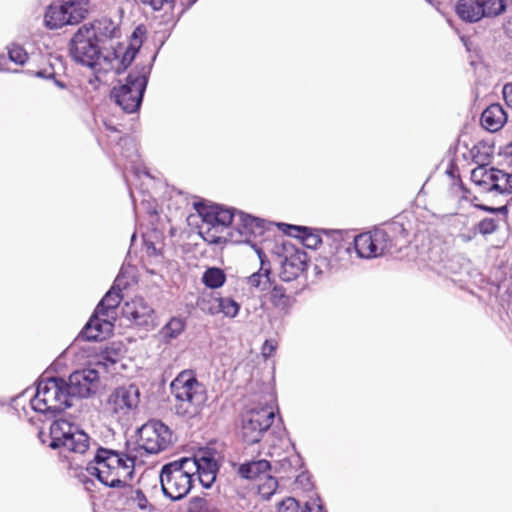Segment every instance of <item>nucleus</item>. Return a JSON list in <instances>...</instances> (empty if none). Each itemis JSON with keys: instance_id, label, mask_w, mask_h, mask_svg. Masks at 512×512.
I'll return each instance as SVG.
<instances>
[{"instance_id": "bb28decb", "label": "nucleus", "mask_w": 512, "mask_h": 512, "mask_svg": "<svg viewBox=\"0 0 512 512\" xmlns=\"http://www.w3.org/2000/svg\"><path fill=\"white\" fill-rule=\"evenodd\" d=\"M61 444V448L68 452L84 454L89 449L90 438L86 433L75 428L66 441Z\"/></svg>"}, {"instance_id": "0eeeda50", "label": "nucleus", "mask_w": 512, "mask_h": 512, "mask_svg": "<svg viewBox=\"0 0 512 512\" xmlns=\"http://www.w3.org/2000/svg\"><path fill=\"white\" fill-rule=\"evenodd\" d=\"M147 77L142 73H129L126 82L114 87L111 96L127 113L136 112L142 103Z\"/></svg>"}, {"instance_id": "dca6fc26", "label": "nucleus", "mask_w": 512, "mask_h": 512, "mask_svg": "<svg viewBox=\"0 0 512 512\" xmlns=\"http://www.w3.org/2000/svg\"><path fill=\"white\" fill-rule=\"evenodd\" d=\"M123 316L138 326H149L153 323V308L141 297H135L124 304Z\"/></svg>"}, {"instance_id": "1a4fd4ad", "label": "nucleus", "mask_w": 512, "mask_h": 512, "mask_svg": "<svg viewBox=\"0 0 512 512\" xmlns=\"http://www.w3.org/2000/svg\"><path fill=\"white\" fill-rule=\"evenodd\" d=\"M275 416L274 407L265 405L246 413L242 422V437L247 444L261 440L263 433L272 425Z\"/></svg>"}, {"instance_id": "f3484780", "label": "nucleus", "mask_w": 512, "mask_h": 512, "mask_svg": "<svg viewBox=\"0 0 512 512\" xmlns=\"http://www.w3.org/2000/svg\"><path fill=\"white\" fill-rule=\"evenodd\" d=\"M114 321L115 320L112 318L102 317V314H98L95 310L88 323L81 331V335L87 340H103L112 333Z\"/></svg>"}, {"instance_id": "3c124183", "label": "nucleus", "mask_w": 512, "mask_h": 512, "mask_svg": "<svg viewBox=\"0 0 512 512\" xmlns=\"http://www.w3.org/2000/svg\"><path fill=\"white\" fill-rule=\"evenodd\" d=\"M302 512H325L322 505L316 503L315 501L311 503H306L305 510Z\"/></svg>"}, {"instance_id": "603ef678", "label": "nucleus", "mask_w": 512, "mask_h": 512, "mask_svg": "<svg viewBox=\"0 0 512 512\" xmlns=\"http://www.w3.org/2000/svg\"><path fill=\"white\" fill-rule=\"evenodd\" d=\"M457 180L460 182V188L463 191V198L466 200H470L472 203H474L477 200V197L476 196H474L473 198L469 197L470 191L463 185L459 176H457Z\"/></svg>"}, {"instance_id": "6e6d98bb", "label": "nucleus", "mask_w": 512, "mask_h": 512, "mask_svg": "<svg viewBox=\"0 0 512 512\" xmlns=\"http://www.w3.org/2000/svg\"><path fill=\"white\" fill-rule=\"evenodd\" d=\"M343 250L345 253H349L350 252V246H343V245H340L338 247V251H341Z\"/></svg>"}, {"instance_id": "4c0bfd02", "label": "nucleus", "mask_w": 512, "mask_h": 512, "mask_svg": "<svg viewBox=\"0 0 512 512\" xmlns=\"http://www.w3.org/2000/svg\"><path fill=\"white\" fill-rule=\"evenodd\" d=\"M187 512H219L218 509L212 507L209 502L202 497H193L190 499Z\"/></svg>"}, {"instance_id": "49530a36", "label": "nucleus", "mask_w": 512, "mask_h": 512, "mask_svg": "<svg viewBox=\"0 0 512 512\" xmlns=\"http://www.w3.org/2000/svg\"><path fill=\"white\" fill-rule=\"evenodd\" d=\"M144 5H149L153 10H160L165 4L173 2V0H140Z\"/></svg>"}, {"instance_id": "13d9d810", "label": "nucleus", "mask_w": 512, "mask_h": 512, "mask_svg": "<svg viewBox=\"0 0 512 512\" xmlns=\"http://www.w3.org/2000/svg\"><path fill=\"white\" fill-rule=\"evenodd\" d=\"M129 53H130V50L126 51V54H125V56H124V59H126V57L129 55Z\"/></svg>"}, {"instance_id": "f257e3e1", "label": "nucleus", "mask_w": 512, "mask_h": 512, "mask_svg": "<svg viewBox=\"0 0 512 512\" xmlns=\"http://www.w3.org/2000/svg\"><path fill=\"white\" fill-rule=\"evenodd\" d=\"M86 470L106 487L117 489L132 480L135 457L125 452L99 447Z\"/></svg>"}, {"instance_id": "ddd939ff", "label": "nucleus", "mask_w": 512, "mask_h": 512, "mask_svg": "<svg viewBox=\"0 0 512 512\" xmlns=\"http://www.w3.org/2000/svg\"><path fill=\"white\" fill-rule=\"evenodd\" d=\"M277 249V254L283 258L281 260V279L290 282L298 278L307 268V254L288 242H283Z\"/></svg>"}, {"instance_id": "a18cd8bd", "label": "nucleus", "mask_w": 512, "mask_h": 512, "mask_svg": "<svg viewBox=\"0 0 512 512\" xmlns=\"http://www.w3.org/2000/svg\"><path fill=\"white\" fill-rule=\"evenodd\" d=\"M277 349V343L273 340H266L261 348V353L264 358L271 357Z\"/></svg>"}, {"instance_id": "412c9836", "label": "nucleus", "mask_w": 512, "mask_h": 512, "mask_svg": "<svg viewBox=\"0 0 512 512\" xmlns=\"http://www.w3.org/2000/svg\"><path fill=\"white\" fill-rule=\"evenodd\" d=\"M240 223L238 231L246 238H256L263 236L266 230V222L260 218L251 215L239 214Z\"/></svg>"}, {"instance_id": "e433bc0d", "label": "nucleus", "mask_w": 512, "mask_h": 512, "mask_svg": "<svg viewBox=\"0 0 512 512\" xmlns=\"http://www.w3.org/2000/svg\"><path fill=\"white\" fill-rule=\"evenodd\" d=\"M29 73L41 78H54L56 73L53 64L46 57L40 58V67L37 70H29Z\"/></svg>"}, {"instance_id": "b1692460", "label": "nucleus", "mask_w": 512, "mask_h": 512, "mask_svg": "<svg viewBox=\"0 0 512 512\" xmlns=\"http://www.w3.org/2000/svg\"><path fill=\"white\" fill-rule=\"evenodd\" d=\"M227 228L216 224L210 223L207 220L202 219V223L199 226V234L209 244H222L227 241Z\"/></svg>"}, {"instance_id": "cd10ccee", "label": "nucleus", "mask_w": 512, "mask_h": 512, "mask_svg": "<svg viewBox=\"0 0 512 512\" xmlns=\"http://www.w3.org/2000/svg\"><path fill=\"white\" fill-rule=\"evenodd\" d=\"M269 300L275 308L281 311H287L295 301L292 294L281 284L273 286L269 293Z\"/></svg>"}, {"instance_id": "2eb2a0df", "label": "nucleus", "mask_w": 512, "mask_h": 512, "mask_svg": "<svg viewBox=\"0 0 512 512\" xmlns=\"http://www.w3.org/2000/svg\"><path fill=\"white\" fill-rule=\"evenodd\" d=\"M117 489L121 490L117 500L123 510H140L142 512H152L155 510L154 505L140 488L134 487L128 482L123 487H118Z\"/></svg>"}, {"instance_id": "de8ad7c7", "label": "nucleus", "mask_w": 512, "mask_h": 512, "mask_svg": "<svg viewBox=\"0 0 512 512\" xmlns=\"http://www.w3.org/2000/svg\"><path fill=\"white\" fill-rule=\"evenodd\" d=\"M502 93L506 105L512 109V82L504 85Z\"/></svg>"}, {"instance_id": "6ab92c4d", "label": "nucleus", "mask_w": 512, "mask_h": 512, "mask_svg": "<svg viewBox=\"0 0 512 512\" xmlns=\"http://www.w3.org/2000/svg\"><path fill=\"white\" fill-rule=\"evenodd\" d=\"M480 121L487 131L497 132L507 122V114L502 105L491 104L482 112Z\"/></svg>"}, {"instance_id": "7ed1b4c3", "label": "nucleus", "mask_w": 512, "mask_h": 512, "mask_svg": "<svg viewBox=\"0 0 512 512\" xmlns=\"http://www.w3.org/2000/svg\"><path fill=\"white\" fill-rule=\"evenodd\" d=\"M400 236H406L402 224L396 222L384 224L355 236L354 249L361 258H377L395 248Z\"/></svg>"}, {"instance_id": "c9c22d12", "label": "nucleus", "mask_w": 512, "mask_h": 512, "mask_svg": "<svg viewBox=\"0 0 512 512\" xmlns=\"http://www.w3.org/2000/svg\"><path fill=\"white\" fill-rule=\"evenodd\" d=\"M472 159L478 165H486L492 155V147L484 141H480L471 149Z\"/></svg>"}, {"instance_id": "8fccbe9b", "label": "nucleus", "mask_w": 512, "mask_h": 512, "mask_svg": "<svg viewBox=\"0 0 512 512\" xmlns=\"http://www.w3.org/2000/svg\"><path fill=\"white\" fill-rule=\"evenodd\" d=\"M297 484H301L304 489H309L312 486V483L310 481V476L306 473H301L296 477Z\"/></svg>"}, {"instance_id": "c85d7f7f", "label": "nucleus", "mask_w": 512, "mask_h": 512, "mask_svg": "<svg viewBox=\"0 0 512 512\" xmlns=\"http://www.w3.org/2000/svg\"><path fill=\"white\" fill-rule=\"evenodd\" d=\"M186 328V321L180 317H172L159 331L162 342L168 344L178 338Z\"/></svg>"}, {"instance_id": "a878e982", "label": "nucleus", "mask_w": 512, "mask_h": 512, "mask_svg": "<svg viewBox=\"0 0 512 512\" xmlns=\"http://www.w3.org/2000/svg\"><path fill=\"white\" fill-rule=\"evenodd\" d=\"M74 429L75 427L64 419L55 420L50 426V447L53 449L62 447L61 443L66 441Z\"/></svg>"}, {"instance_id": "f8f14e48", "label": "nucleus", "mask_w": 512, "mask_h": 512, "mask_svg": "<svg viewBox=\"0 0 512 512\" xmlns=\"http://www.w3.org/2000/svg\"><path fill=\"white\" fill-rule=\"evenodd\" d=\"M186 459L190 460L191 466H194L192 474L195 481L198 480L204 488H210L216 481L220 468L217 453L211 449H202L193 457H186Z\"/></svg>"}, {"instance_id": "79ce46f5", "label": "nucleus", "mask_w": 512, "mask_h": 512, "mask_svg": "<svg viewBox=\"0 0 512 512\" xmlns=\"http://www.w3.org/2000/svg\"><path fill=\"white\" fill-rule=\"evenodd\" d=\"M221 311L229 317H235L239 312V305L230 298H222L219 303Z\"/></svg>"}, {"instance_id": "37998d69", "label": "nucleus", "mask_w": 512, "mask_h": 512, "mask_svg": "<svg viewBox=\"0 0 512 512\" xmlns=\"http://www.w3.org/2000/svg\"><path fill=\"white\" fill-rule=\"evenodd\" d=\"M278 512H302L298 501L292 497H288L281 501L277 506Z\"/></svg>"}, {"instance_id": "5fc2aeb1", "label": "nucleus", "mask_w": 512, "mask_h": 512, "mask_svg": "<svg viewBox=\"0 0 512 512\" xmlns=\"http://www.w3.org/2000/svg\"><path fill=\"white\" fill-rule=\"evenodd\" d=\"M83 484L85 485V488L87 490H90L91 485H94V482L90 479H86L85 481H83Z\"/></svg>"}, {"instance_id": "4be33fe9", "label": "nucleus", "mask_w": 512, "mask_h": 512, "mask_svg": "<svg viewBox=\"0 0 512 512\" xmlns=\"http://www.w3.org/2000/svg\"><path fill=\"white\" fill-rule=\"evenodd\" d=\"M277 225L284 234L295 238H300L307 247H316L321 243L320 237L313 234L307 227L289 225L285 223H279Z\"/></svg>"}, {"instance_id": "c03bdc74", "label": "nucleus", "mask_w": 512, "mask_h": 512, "mask_svg": "<svg viewBox=\"0 0 512 512\" xmlns=\"http://www.w3.org/2000/svg\"><path fill=\"white\" fill-rule=\"evenodd\" d=\"M497 229V222L493 218H485L478 223V230L481 234H491Z\"/></svg>"}, {"instance_id": "473e14b6", "label": "nucleus", "mask_w": 512, "mask_h": 512, "mask_svg": "<svg viewBox=\"0 0 512 512\" xmlns=\"http://www.w3.org/2000/svg\"><path fill=\"white\" fill-rule=\"evenodd\" d=\"M226 281L225 272L218 267L207 268L202 275L203 284L210 289H217L224 285Z\"/></svg>"}, {"instance_id": "393cba45", "label": "nucleus", "mask_w": 512, "mask_h": 512, "mask_svg": "<svg viewBox=\"0 0 512 512\" xmlns=\"http://www.w3.org/2000/svg\"><path fill=\"white\" fill-rule=\"evenodd\" d=\"M63 3L67 10L69 25L79 24L89 13L90 0H66Z\"/></svg>"}, {"instance_id": "a211bd4d", "label": "nucleus", "mask_w": 512, "mask_h": 512, "mask_svg": "<svg viewBox=\"0 0 512 512\" xmlns=\"http://www.w3.org/2000/svg\"><path fill=\"white\" fill-rule=\"evenodd\" d=\"M196 209L203 220L219 224L227 229L232 224L235 216L231 209L218 205L205 206L203 204H196Z\"/></svg>"}, {"instance_id": "6e6552de", "label": "nucleus", "mask_w": 512, "mask_h": 512, "mask_svg": "<svg viewBox=\"0 0 512 512\" xmlns=\"http://www.w3.org/2000/svg\"><path fill=\"white\" fill-rule=\"evenodd\" d=\"M173 442V434L161 421L151 420L139 429V446L150 454H157L166 450Z\"/></svg>"}, {"instance_id": "f704fd0d", "label": "nucleus", "mask_w": 512, "mask_h": 512, "mask_svg": "<svg viewBox=\"0 0 512 512\" xmlns=\"http://www.w3.org/2000/svg\"><path fill=\"white\" fill-rule=\"evenodd\" d=\"M270 467L271 466L269 461L258 460L241 465L240 471L244 477L252 479L259 477L263 473H266L269 471Z\"/></svg>"}, {"instance_id": "2f4dec72", "label": "nucleus", "mask_w": 512, "mask_h": 512, "mask_svg": "<svg viewBox=\"0 0 512 512\" xmlns=\"http://www.w3.org/2000/svg\"><path fill=\"white\" fill-rule=\"evenodd\" d=\"M121 356V348L115 347L113 344L112 346L105 347L96 355L95 364L108 369L111 365L116 364L121 359Z\"/></svg>"}, {"instance_id": "39448f33", "label": "nucleus", "mask_w": 512, "mask_h": 512, "mask_svg": "<svg viewBox=\"0 0 512 512\" xmlns=\"http://www.w3.org/2000/svg\"><path fill=\"white\" fill-rule=\"evenodd\" d=\"M190 460L182 457L162 466L160 470V484L163 494L173 500H181L192 490L195 479L192 474L194 466Z\"/></svg>"}, {"instance_id": "ea45409f", "label": "nucleus", "mask_w": 512, "mask_h": 512, "mask_svg": "<svg viewBox=\"0 0 512 512\" xmlns=\"http://www.w3.org/2000/svg\"><path fill=\"white\" fill-rule=\"evenodd\" d=\"M97 28L102 35L108 38L116 37L119 30L110 19H102L97 22Z\"/></svg>"}, {"instance_id": "9b49d317", "label": "nucleus", "mask_w": 512, "mask_h": 512, "mask_svg": "<svg viewBox=\"0 0 512 512\" xmlns=\"http://www.w3.org/2000/svg\"><path fill=\"white\" fill-rule=\"evenodd\" d=\"M140 402V392L136 385L119 386L108 396L106 410L118 418L128 416L134 411Z\"/></svg>"}, {"instance_id": "bf43d9fd", "label": "nucleus", "mask_w": 512, "mask_h": 512, "mask_svg": "<svg viewBox=\"0 0 512 512\" xmlns=\"http://www.w3.org/2000/svg\"><path fill=\"white\" fill-rule=\"evenodd\" d=\"M113 60H114L117 64H119V61H118L117 57H115Z\"/></svg>"}, {"instance_id": "4d7b16f0", "label": "nucleus", "mask_w": 512, "mask_h": 512, "mask_svg": "<svg viewBox=\"0 0 512 512\" xmlns=\"http://www.w3.org/2000/svg\"><path fill=\"white\" fill-rule=\"evenodd\" d=\"M454 172H455V169H454V168H451V169L448 171V173H449L452 177H455Z\"/></svg>"}, {"instance_id": "864d4df0", "label": "nucleus", "mask_w": 512, "mask_h": 512, "mask_svg": "<svg viewBox=\"0 0 512 512\" xmlns=\"http://www.w3.org/2000/svg\"><path fill=\"white\" fill-rule=\"evenodd\" d=\"M474 206L476 208H479V209L483 210V211H489V212H501V211H506L507 210L506 206H503V207H500V208H497V209L491 208V207L486 206V205L477 204V203H474Z\"/></svg>"}, {"instance_id": "5701e85b", "label": "nucleus", "mask_w": 512, "mask_h": 512, "mask_svg": "<svg viewBox=\"0 0 512 512\" xmlns=\"http://www.w3.org/2000/svg\"><path fill=\"white\" fill-rule=\"evenodd\" d=\"M45 26L49 29H58L69 25L67 19V10H65L64 3L51 4L47 7L44 15Z\"/></svg>"}, {"instance_id": "20e7f679", "label": "nucleus", "mask_w": 512, "mask_h": 512, "mask_svg": "<svg viewBox=\"0 0 512 512\" xmlns=\"http://www.w3.org/2000/svg\"><path fill=\"white\" fill-rule=\"evenodd\" d=\"M72 58L83 65L92 67L98 73L101 71L107 73L110 70L120 73L119 67H114L107 58H101L100 50L97 45V34L92 25H82L74 34L69 47Z\"/></svg>"}, {"instance_id": "4468645a", "label": "nucleus", "mask_w": 512, "mask_h": 512, "mask_svg": "<svg viewBox=\"0 0 512 512\" xmlns=\"http://www.w3.org/2000/svg\"><path fill=\"white\" fill-rule=\"evenodd\" d=\"M99 382L98 371L95 369H83L73 372L66 382V392L69 400L72 398H87L96 392Z\"/></svg>"}, {"instance_id": "9d476101", "label": "nucleus", "mask_w": 512, "mask_h": 512, "mask_svg": "<svg viewBox=\"0 0 512 512\" xmlns=\"http://www.w3.org/2000/svg\"><path fill=\"white\" fill-rule=\"evenodd\" d=\"M505 8L504 0H459L456 11L462 20L477 22L483 17L500 15Z\"/></svg>"}, {"instance_id": "58836bf2", "label": "nucleus", "mask_w": 512, "mask_h": 512, "mask_svg": "<svg viewBox=\"0 0 512 512\" xmlns=\"http://www.w3.org/2000/svg\"><path fill=\"white\" fill-rule=\"evenodd\" d=\"M278 487L277 480L271 476H265L262 483L258 485V493L264 499H269Z\"/></svg>"}, {"instance_id": "aec40b11", "label": "nucleus", "mask_w": 512, "mask_h": 512, "mask_svg": "<svg viewBox=\"0 0 512 512\" xmlns=\"http://www.w3.org/2000/svg\"><path fill=\"white\" fill-rule=\"evenodd\" d=\"M122 293L120 289L112 287L102 298L96 307L98 314H102V317H109L116 319V310L122 301Z\"/></svg>"}, {"instance_id": "a19ab883", "label": "nucleus", "mask_w": 512, "mask_h": 512, "mask_svg": "<svg viewBox=\"0 0 512 512\" xmlns=\"http://www.w3.org/2000/svg\"><path fill=\"white\" fill-rule=\"evenodd\" d=\"M8 55L11 61L16 64H24L28 59L27 52L19 45H12L8 50Z\"/></svg>"}, {"instance_id": "72a5a7b5", "label": "nucleus", "mask_w": 512, "mask_h": 512, "mask_svg": "<svg viewBox=\"0 0 512 512\" xmlns=\"http://www.w3.org/2000/svg\"><path fill=\"white\" fill-rule=\"evenodd\" d=\"M492 191L503 193H512V174L505 173L502 170L494 168Z\"/></svg>"}, {"instance_id": "09e8293b", "label": "nucleus", "mask_w": 512, "mask_h": 512, "mask_svg": "<svg viewBox=\"0 0 512 512\" xmlns=\"http://www.w3.org/2000/svg\"><path fill=\"white\" fill-rule=\"evenodd\" d=\"M138 32H140L142 34L144 33V31H142L141 27H137L135 29V31L133 32L132 38H133L134 43L131 44V48L133 50L132 54H131V59L134 58L135 53L137 52V49L139 48V46L141 45V42H142L141 40H138V36H137Z\"/></svg>"}, {"instance_id": "7c9ffc66", "label": "nucleus", "mask_w": 512, "mask_h": 512, "mask_svg": "<svg viewBox=\"0 0 512 512\" xmlns=\"http://www.w3.org/2000/svg\"><path fill=\"white\" fill-rule=\"evenodd\" d=\"M494 168H486V165H479L471 172V181L479 187L482 192H491L493 184Z\"/></svg>"}, {"instance_id": "c756f323", "label": "nucleus", "mask_w": 512, "mask_h": 512, "mask_svg": "<svg viewBox=\"0 0 512 512\" xmlns=\"http://www.w3.org/2000/svg\"><path fill=\"white\" fill-rule=\"evenodd\" d=\"M259 258L261 261L260 269L257 272L253 273L252 275H250L247 279V282L251 287L265 290L267 289V285L271 283V269L269 263L265 262L264 255H262L261 252H259Z\"/></svg>"}, {"instance_id": "423d86ee", "label": "nucleus", "mask_w": 512, "mask_h": 512, "mask_svg": "<svg viewBox=\"0 0 512 512\" xmlns=\"http://www.w3.org/2000/svg\"><path fill=\"white\" fill-rule=\"evenodd\" d=\"M66 381L60 378H48L39 381L31 407L39 413H60L72 406L66 392Z\"/></svg>"}, {"instance_id": "f03ea898", "label": "nucleus", "mask_w": 512, "mask_h": 512, "mask_svg": "<svg viewBox=\"0 0 512 512\" xmlns=\"http://www.w3.org/2000/svg\"><path fill=\"white\" fill-rule=\"evenodd\" d=\"M170 390L177 415L193 418L201 413L207 400V393L193 370L180 372L171 382Z\"/></svg>"}]
</instances>
